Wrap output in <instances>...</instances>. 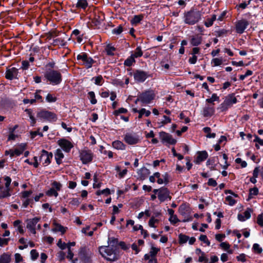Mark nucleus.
Returning a JSON list of instances; mask_svg holds the SVG:
<instances>
[{
  "mask_svg": "<svg viewBox=\"0 0 263 263\" xmlns=\"http://www.w3.org/2000/svg\"><path fill=\"white\" fill-rule=\"evenodd\" d=\"M52 157V152H48L45 149H42L40 156V161H44L43 164L46 166L51 163Z\"/></svg>",
  "mask_w": 263,
  "mask_h": 263,
  "instance_id": "15",
  "label": "nucleus"
},
{
  "mask_svg": "<svg viewBox=\"0 0 263 263\" xmlns=\"http://www.w3.org/2000/svg\"><path fill=\"white\" fill-rule=\"evenodd\" d=\"M104 149V147L102 145H101L99 148V151L104 155H107L109 158H112L113 157V153L111 151H103V149Z\"/></svg>",
  "mask_w": 263,
  "mask_h": 263,
  "instance_id": "41",
  "label": "nucleus"
},
{
  "mask_svg": "<svg viewBox=\"0 0 263 263\" xmlns=\"http://www.w3.org/2000/svg\"><path fill=\"white\" fill-rule=\"evenodd\" d=\"M89 99H90V101L91 104H96L97 102V100L96 99L95 93L93 91H89L88 93Z\"/></svg>",
  "mask_w": 263,
  "mask_h": 263,
  "instance_id": "38",
  "label": "nucleus"
},
{
  "mask_svg": "<svg viewBox=\"0 0 263 263\" xmlns=\"http://www.w3.org/2000/svg\"><path fill=\"white\" fill-rule=\"evenodd\" d=\"M77 60L81 65H84L87 69H89L92 66V65L96 62L86 52H81L77 56Z\"/></svg>",
  "mask_w": 263,
  "mask_h": 263,
  "instance_id": "5",
  "label": "nucleus"
},
{
  "mask_svg": "<svg viewBox=\"0 0 263 263\" xmlns=\"http://www.w3.org/2000/svg\"><path fill=\"white\" fill-rule=\"evenodd\" d=\"M135 63V59L130 55L124 61V65L126 67H130L133 65L134 63Z\"/></svg>",
  "mask_w": 263,
  "mask_h": 263,
  "instance_id": "32",
  "label": "nucleus"
},
{
  "mask_svg": "<svg viewBox=\"0 0 263 263\" xmlns=\"http://www.w3.org/2000/svg\"><path fill=\"white\" fill-rule=\"evenodd\" d=\"M249 25V22L246 20L242 19L236 22L235 30L238 34H242Z\"/></svg>",
  "mask_w": 263,
  "mask_h": 263,
  "instance_id": "16",
  "label": "nucleus"
},
{
  "mask_svg": "<svg viewBox=\"0 0 263 263\" xmlns=\"http://www.w3.org/2000/svg\"><path fill=\"white\" fill-rule=\"evenodd\" d=\"M123 31V27L120 25L117 28H114L112 30V33L115 34L119 35Z\"/></svg>",
  "mask_w": 263,
  "mask_h": 263,
  "instance_id": "46",
  "label": "nucleus"
},
{
  "mask_svg": "<svg viewBox=\"0 0 263 263\" xmlns=\"http://www.w3.org/2000/svg\"><path fill=\"white\" fill-rule=\"evenodd\" d=\"M215 113V108L213 106L206 105L205 106L202 111V115L204 117L210 118Z\"/></svg>",
  "mask_w": 263,
  "mask_h": 263,
  "instance_id": "20",
  "label": "nucleus"
},
{
  "mask_svg": "<svg viewBox=\"0 0 263 263\" xmlns=\"http://www.w3.org/2000/svg\"><path fill=\"white\" fill-rule=\"evenodd\" d=\"M252 210L250 208H248L243 213V216L246 219H248L251 217V213Z\"/></svg>",
  "mask_w": 263,
  "mask_h": 263,
  "instance_id": "59",
  "label": "nucleus"
},
{
  "mask_svg": "<svg viewBox=\"0 0 263 263\" xmlns=\"http://www.w3.org/2000/svg\"><path fill=\"white\" fill-rule=\"evenodd\" d=\"M80 203L81 202L80 201V198H73L71 199L69 203L72 205L78 206L80 204Z\"/></svg>",
  "mask_w": 263,
  "mask_h": 263,
  "instance_id": "56",
  "label": "nucleus"
},
{
  "mask_svg": "<svg viewBox=\"0 0 263 263\" xmlns=\"http://www.w3.org/2000/svg\"><path fill=\"white\" fill-rule=\"evenodd\" d=\"M133 76L135 81L138 82H143L147 78L152 77L153 74L141 69H136L133 71Z\"/></svg>",
  "mask_w": 263,
  "mask_h": 263,
  "instance_id": "7",
  "label": "nucleus"
},
{
  "mask_svg": "<svg viewBox=\"0 0 263 263\" xmlns=\"http://www.w3.org/2000/svg\"><path fill=\"white\" fill-rule=\"evenodd\" d=\"M159 135L162 143L175 145L177 143V140L174 139L171 135L165 132L161 131L159 132Z\"/></svg>",
  "mask_w": 263,
  "mask_h": 263,
  "instance_id": "11",
  "label": "nucleus"
},
{
  "mask_svg": "<svg viewBox=\"0 0 263 263\" xmlns=\"http://www.w3.org/2000/svg\"><path fill=\"white\" fill-rule=\"evenodd\" d=\"M6 181L5 189L3 192H0V199L10 197L11 196L10 185L11 182V179L9 176H5L4 178Z\"/></svg>",
  "mask_w": 263,
  "mask_h": 263,
  "instance_id": "13",
  "label": "nucleus"
},
{
  "mask_svg": "<svg viewBox=\"0 0 263 263\" xmlns=\"http://www.w3.org/2000/svg\"><path fill=\"white\" fill-rule=\"evenodd\" d=\"M18 69L15 67L7 68L5 72V78L9 80H12L14 79H18Z\"/></svg>",
  "mask_w": 263,
  "mask_h": 263,
  "instance_id": "18",
  "label": "nucleus"
},
{
  "mask_svg": "<svg viewBox=\"0 0 263 263\" xmlns=\"http://www.w3.org/2000/svg\"><path fill=\"white\" fill-rule=\"evenodd\" d=\"M127 111H127V109L123 108V107H121V108H120L119 109H118V110H115L114 111L113 114L115 116H118L120 114H126L127 112Z\"/></svg>",
  "mask_w": 263,
  "mask_h": 263,
  "instance_id": "44",
  "label": "nucleus"
},
{
  "mask_svg": "<svg viewBox=\"0 0 263 263\" xmlns=\"http://www.w3.org/2000/svg\"><path fill=\"white\" fill-rule=\"evenodd\" d=\"M143 51L141 46H137L134 52L131 54L135 59L140 58L143 55Z\"/></svg>",
  "mask_w": 263,
  "mask_h": 263,
  "instance_id": "31",
  "label": "nucleus"
},
{
  "mask_svg": "<svg viewBox=\"0 0 263 263\" xmlns=\"http://www.w3.org/2000/svg\"><path fill=\"white\" fill-rule=\"evenodd\" d=\"M46 195L49 197L54 196L57 197L58 196V193L54 188H50L46 192Z\"/></svg>",
  "mask_w": 263,
  "mask_h": 263,
  "instance_id": "39",
  "label": "nucleus"
},
{
  "mask_svg": "<svg viewBox=\"0 0 263 263\" xmlns=\"http://www.w3.org/2000/svg\"><path fill=\"white\" fill-rule=\"evenodd\" d=\"M44 76L49 82H61L62 80V74L59 70L47 69Z\"/></svg>",
  "mask_w": 263,
  "mask_h": 263,
  "instance_id": "4",
  "label": "nucleus"
},
{
  "mask_svg": "<svg viewBox=\"0 0 263 263\" xmlns=\"http://www.w3.org/2000/svg\"><path fill=\"white\" fill-rule=\"evenodd\" d=\"M197 154V156L194 161L196 164H199L201 162L205 160L209 156L206 151H198Z\"/></svg>",
  "mask_w": 263,
  "mask_h": 263,
  "instance_id": "19",
  "label": "nucleus"
},
{
  "mask_svg": "<svg viewBox=\"0 0 263 263\" xmlns=\"http://www.w3.org/2000/svg\"><path fill=\"white\" fill-rule=\"evenodd\" d=\"M33 192L32 190L29 191H24L21 192L22 198H27L29 197L32 194Z\"/></svg>",
  "mask_w": 263,
  "mask_h": 263,
  "instance_id": "49",
  "label": "nucleus"
},
{
  "mask_svg": "<svg viewBox=\"0 0 263 263\" xmlns=\"http://www.w3.org/2000/svg\"><path fill=\"white\" fill-rule=\"evenodd\" d=\"M116 50V48L114 46H111L110 44H108L106 48L105 51L106 52V54L109 56H112L114 55V51Z\"/></svg>",
  "mask_w": 263,
  "mask_h": 263,
  "instance_id": "34",
  "label": "nucleus"
},
{
  "mask_svg": "<svg viewBox=\"0 0 263 263\" xmlns=\"http://www.w3.org/2000/svg\"><path fill=\"white\" fill-rule=\"evenodd\" d=\"M89 249L86 247H81L79 251V255L81 260L84 263L90 262V256L89 255Z\"/></svg>",
  "mask_w": 263,
  "mask_h": 263,
  "instance_id": "17",
  "label": "nucleus"
},
{
  "mask_svg": "<svg viewBox=\"0 0 263 263\" xmlns=\"http://www.w3.org/2000/svg\"><path fill=\"white\" fill-rule=\"evenodd\" d=\"M79 157L82 164H87L92 162L93 154L90 149H82L79 151Z\"/></svg>",
  "mask_w": 263,
  "mask_h": 263,
  "instance_id": "8",
  "label": "nucleus"
},
{
  "mask_svg": "<svg viewBox=\"0 0 263 263\" xmlns=\"http://www.w3.org/2000/svg\"><path fill=\"white\" fill-rule=\"evenodd\" d=\"M54 225L55 226V228L52 229L53 232H60L62 234H64L67 229V227H64L61 224L58 223H54Z\"/></svg>",
  "mask_w": 263,
  "mask_h": 263,
  "instance_id": "27",
  "label": "nucleus"
},
{
  "mask_svg": "<svg viewBox=\"0 0 263 263\" xmlns=\"http://www.w3.org/2000/svg\"><path fill=\"white\" fill-rule=\"evenodd\" d=\"M168 220L173 224H175L176 223L180 221V220L178 218L176 215H174L172 217H170Z\"/></svg>",
  "mask_w": 263,
  "mask_h": 263,
  "instance_id": "55",
  "label": "nucleus"
},
{
  "mask_svg": "<svg viewBox=\"0 0 263 263\" xmlns=\"http://www.w3.org/2000/svg\"><path fill=\"white\" fill-rule=\"evenodd\" d=\"M110 241V245L111 247L116 248V245H118V238L115 237H111L108 238V241Z\"/></svg>",
  "mask_w": 263,
  "mask_h": 263,
  "instance_id": "45",
  "label": "nucleus"
},
{
  "mask_svg": "<svg viewBox=\"0 0 263 263\" xmlns=\"http://www.w3.org/2000/svg\"><path fill=\"white\" fill-rule=\"evenodd\" d=\"M118 245L121 247V248L122 250L124 251H126L129 248V246L126 245L125 242L124 241H120V242H119Z\"/></svg>",
  "mask_w": 263,
  "mask_h": 263,
  "instance_id": "62",
  "label": "nucleus"
},
{
  "mask_svg": "<svg viewBox=\"0 0 263 263\" xmlns=\"http://www.w3.org/2000/svg\"><path fill=\"white\" fill-rule=\"evenodd\" d=\"M207 184L210 186L215 187L217 186V183L214 178H211L209 179Z\"/></svg>",
  "mask_w": 263,
  "mask_h": 263,
  "instance_id": "53",
  "label": "nucleus"
},
{
  "mask_svg": "<svg viewBox=\"0 0 263 263\" xmlns=\"http://www.w3.org/2000/svg\"><path fill=\"white\" fill-rule=\"evenodd\" d=\"M159 222V220L155 218V217L153 216H152V217L148 221V225L150 227L155 228L156 226H155V223H158Z\"/></svg>",
  "mask_w": 263,
  "mask_h": 263,
  "instance_id": "43",
  "label": "nucleus"
},
{
  "mask_svg": "<svg viewBox=\"0 0 263 263\" xmlns=\"http://www.w3.org/2000/svg\"><path fill=\"white\" fill-rule=\"evenodd\" d=\"M99 251L102 257L107 261L114 262L120 258L116 248L102 246L99 248Z\"/></svg>",
  "mask_w": 263,
  "mask_h": 263,
  "instance_id": "2",
  "label": "nucleus"
},
{
  "mask_svg": "<svg viewBox=\"0 0 263 263\" xmlns=\"http://www.w3.org/2000/svg\"><path fill=\"white\" fill-rule=\"evenodd\" d=\"M253 251L257 254H260L262 252V248L260 247L258 243H254L252 247Z\"/></svg>",
  "mask_w": 263,
  "mask_h": 263,
  "instance_id": "40",
  "label": "nucleus"
},
{
  "mask_svg": "<svg viewBox=\"0 0 263 263\" xmlns=\"http://www.w3.org/2000/svg\"><path fill=\"white\" fill-rule=\"evenodd\" d=\"M201 11L193 7L189 11L184 12L183 22L184 24L188 25H194L201 20Z\"/></svg>",
  "mask_w": 263,
  "mask_h": 263,
  "instance_id": "1",
  "label": "nucleus"
},
{
  "mask_svg": "<svg viewBox=\"0 0 263 263\" xmlns=\"http://www.w3.org/2000/svg\"><path fill=\"white\" fill-rule=\"evenodd\" d=\"M36 117L41 119H44L49 122L55 121L57 116L53 112L42 109L37 112Z\"/></svg>",
  "mask_w": 263,
  "mask_h": 263,
  "instance_id": "9",
  "label": "nucleus"
},
{
  "mask_svg": "<svg viewBox=\"0 0 263 263\" xmlns=\"http://www.w3.org/2000/svg\"><path fill=\"white\" fill-rule=\"evenodd\" d=\"M226 200L229 202V204L231 206L234 205L236 203V201L231 196H227Z\"/></svg>",
  "mask_w": 263,
  "mask_h": 263,
  "instance_id": "48",
  "label": "nucleus"
},
{
  "mask_svg": "<svg viewBox=\"0 0 263 263\" xmlns=\"http://www.w3.org/2000/svg\"><path fill=\"white\" fill-rule=\"evenodd\" d=\"M229 30L224 29H221L214 31V34L217 37H222L226 36L229 32Z\"/></svg>",
  "mask_w": 263,
  "mask_h": 263,
  "instance_id": "30",
  "label": "nucleus"
},
{
  "mask_svg": "<svg viewBox=\"0 0 263 263\" xmlns=\"http://www.w3.org/2000/svg\"><path fill=\"white\" fill-rule=\"evenodd\" d=\"M160 251V248H158L155 247L154 246H152L151 247V250L149 251V254L151 255V257L152 258L156 257L157 253Z\"/></svg>",
  "mask_w": 263,
  "mask_h": 263,
  "instance_id": "37",
  "label": "nucleus"
},
{
  "mask_svg": "<svg viewBox=\"0 0 263 263\" xmlns=\"http://www.w3.org/2000/svg\"><path fill=\"white\" fill-rule=\"evenodd\" d=\"M11 260V255L7 253H4L0 256V263H9Z\"/></svg>",
  "mask_w": 263,
  "mask_h": 263,
  "instance_id": "26",
  "label": "nucleus"
},
{
  "mask_svg": "<svg viewBox=\"0 0 263 263\" xmlns=\"http://www.w3.org/2000/svg\"><path fill=\"white\" fill-rule=\"evenodd\" d=\"M57 246L61 249L64 250L66 248V243L63 242L61 239H60L57 243Z\"/></svg>",
  "mask_w": 263,
  "mask_h": 263,
  "instance_id": "63",
  "label": "nucleus"
},
{
  "mask_svg": "<svg viewBox=\"0 0 263 263\" xmlns=\"http://www.w3.org/2000/svg\"><path fill=\"white\" fill-rule=\"evenodd\" d=\"M202 38L198 35L192 36L190 39V43L193 46H198L202 42Z\"/></svg>",
  "mask_w": 263,
  "mask_h": 263,
  "instance_id": "23",
  "label": "nucleus"
},
{
  "mask_svg": "<svg viewBox=\"0 0 263 263\" xmlns=\"http://www.w3.org/2000/svg\"><path fill=\"white\" fill-rule=\"evenodd\" d=\"M124 141L129 145H135L140 141L139 137L136 133H127L124 137Z\"/></svg>",
  "mask_w": 263,
  "mask_h": 263,
  "instance_id": "12",
  "label": "nucleus"
},
{
  "mask_svg": "<svg viewBox=\"0 0 263 263\" xmlns=\"http://www.w3.org/2000/svg\"><path fill=\"white\" fill-rule=\"evenodd\" d=\"M76 7L78 9L85 10L88 7V3L86 0H78Z\"/></svg>",
  "mask_w": 263,
  "mask_h": 263,
  "instance_id": "28",
  "label": "nucleus"
},
{
  "mask_svg": "<svg viewBox=\"0 0 263 263\" xmlns=\"http://www.w3.org/2000/svg\"><path fill=\"white\" fill-rule=\"evenodd\" d=\"M246 255L244 253H241L239 255L236 256V259L239 261L244 262L246 261Z\"/></svg>",
  "mask_w": 263,
  "mask_h": 263,
  "instance_id": "61",
  "label": "nucleus"
},
{
  "mask_svg": "<svg viewBox=\"0 0 263 263\" xmlns=\"http://www.w3.org/2000/svg\"><path fill=\"white\" fill-rule=\"evenodd\" d=\"M138 176L141 180L145 179L146 177L150 174V171L145 167H143L137 172Z\"/></svg>",
  "mask_w": 263,
  "mask_h": 263,
  "instance_id": "22",
  "label": "nucleus"
},
{
  "mask_svg": "<svg viewBox=\"0 0 263 263\" xmlns=\"http://www.w3.org/2000/svg\"><path fill=\"white\" fill-rule=\"evenodd\" d=\"M237 102L234 93L229 94L226 97L224 101L218 107L217 110H219L221 112H226Z\"/></svg>",
  "mask_w": 263,
  "mask_h": 263,
  "instance_id": "3",
  "label": "nucleus"
},
{
  "mask_svg": "<svg viewBox=\"0 0 263 263\" xmlns=\"http://www.w3.org/2000/svg\"><path fill=\"white\" fill-rule=\"evenodd\" d=\"M144 18V14L135 15L130 21V23L133 25H136L139 24Z\"/></svg>",
  "mask_w": 263,
  "mask_h": 263,
  "instance_id": "25",
  "label": "nucleus"
},
{
  "mask_svg": "<svg viewBox=\"0 0 263 263\" xmlns=\"http://www.w3.org/2000/svg\"><path fill=\"white\" fill-rule=\"evenodd\" d=\"M220 246L224 251L228 250L230 248V244L227 241L221 242Z\"/></svg>",
  "mask_w": 263,
  "mask_h": 263,
  "instance_id": "60",
  "label": "nucleus"
},
{
  "mask_svg": "<svg viewBox=\"0 0 263 263\" xmlns=\"http://www.w3.org/2000/svg\"><path fill=\"white\" fill-rule=\"evenodd\" d=\"M52 186L54 187L56 190L57 191H59L61 190V189L62 187V184L56 181H54L52 184Z\"/></svg>",
  "mask_w": 263,
  "mask_h": 263,
  "instance_id": "54",
  "label": "nucleus"
},
{
  "mask_svg": "<svg viewBox=\"0 0 263 263\" xmlns=\"http://www.w3.org/2000/svg\"><path fill=\"white\" fill-rule=\"evenodd\" d=\"M188 208L189 206H187L185 204H182L179 208V212L181 215H185L186 213V212L188 211Z\"/></svg>",
  "mask_w": 263,
  "mask_h": 263,
  "instance_id": "36",
  "label": "nucleus"
},
{
  "mask_svg": "<svg viewBox=\"0 0 263 263\" xmlns=\"http://www.w3.org/2000/svg\"><path fill=\"white\" fill-rule=\"evenodd\" d=\"M162 177L163 181L164 182V184L165 185L167 184L170 182V176L168 173L166 172L164 174L162 175Z\"/></svg>",
  "mask_w": 263,
  "mask_h": 263,
  "instance_id": "57",
  "label": "nucleus"
},
{
  "mask_svg": "<svg viewBox=\"0 0 263 263\" xmlns=\"http://www.w3.org/2000/svg\"><path fill=\"white\" fill-rule=\"evenodd\" d=\"M46 101L49 103L55 102L57 101V98L53 97L52 95L48 93L46 96Z\"/></svg>",
  "mask_w": 263,
  "mask_h": 263,
  "instance_id": "47",
  "label": "nucleus"
},
{
  "mask_svg": "<svg viewBox=\"0 0 263 263\" xmlns=\"http://www.w3.org/2000/svg\"><path fill=\"white\" fill-rule=\"evenodd\" d=\"M64 157V155L62 153L61 149L58 148L56 150L55 153V158H61L63 159Z\"/></svg>",
  "mask_w": 263,
  "mask_h": 263,
  "instance_id": "51",
  "label": "nucleus"
},
{
  "mask_svg": "<svg viewBox=\"0 0 263 263\" xmlns=\"http://www.w3.org/2000/svg\"><path fill=\"white\" fill-rule=\"evenodd\" d=\"M30 255L33 260H36L39 257V253L35 249H33L30 251Z\"/></svg>",
  "mask_w": 263,
  "mask_h": 263,
  "instance_id": "50",
  "label": "nucleus"
},
{
  "mask_svg": "<svg viewBox=\"0 0 263 263\" xmlns=\"http://www.w3.org/2000/svg\"><path fill=\"white\" fill-rule=\"evenodd\" d=\"M112 147L117 149L124 150L126 145L119 140H116L112 143Z\"/></svg>",
  "mask_w": 263,
  "mask_h": 263,
  "instance_id": "24",
  "label": "nucleus"
},
{
  "mask_svg": "<svg viewBox=\"0 0 263 263\" xmlns=\"http://www.w3.org/2000/svg\"><path fill=\"white\" fill-rule=\"evenodd\" d=\"M257 223L260 227H263V214H259L257 218Z\"/></svg>",
  "mask_w": 263,
  "mask_h": 263,
  "instance_id": "64",
  "label": "nucleus"
},
{
  "mask_svg": "<svg viewBox=\"0 0 263 263\" xmlns=\"http://www.w3.org/2000/svg\"><path fill=\"white\" fill-rule=\"evenodd\" d=\"M10 240V238H2L0 237V247H3L7 245Z\"/></svg>",
  "mask_w": 263,
  "mask_h": 263,
  "instance_id": "58",
  "label": "nucleus"
},
{
  "mask_svg": "<svg viewBox=\"0 0 263 263\" xmlns=\"http://www.w3.org/2000/svg\"><path fill=\"white\" fill-rule=\"evenodd\" d=\"M222 63V60L219 58H214L212 60L211 64L212 66H218L221 65Z\"/></svg>",
  "mask_w": 263,
  "mask_h": 263,
  "instance_id": "42",
  "label": "nucleus"
},
{
  "mask_svg": "<svg viewBox=\"0 0 263 263\" xmlns=\"http://www.w3.org/2000/svg\"><path fill=\"white\" fill-rule=\"evenodd\" d=\"M215 101H217L218 102L220 101L219 97H218L216 93H213L210 98H208L205 100L206 103L212 104V106L214 105V102Z\"/></svg>",
  "mask_w": 263,
  "mask_h": 263,
  "instance_id": "29",
  "label": "nucleus"
},
{
  "mask_svg": "<svg viewBox=\"0 0 263 263\" xmlns=\"http://www.w3.org/2000/svg\"><path fill=\"white\" fill-rule=\"evenodd\" d=\"M178 238L179 243L180 244H183L186 243L188 241V240L189 239V236L181 233L179 234Z\"/></svg>",
  "mask_w": 263,
  "mask_h": 263,
  "instance_id": "35",
  "label": "nucleus"
},
{
  "mask_svg": "<svg viewBox=\"0 0 263 263\" xmlns=\"http://www.w3.org/2000/svg\"><path fill=\"white\" fill-rule=\"evenodd\" d=\"M57 143L58 145L66 153H69L73 147L72 143L65 138L60 139Z\"/></svg>",
  "mask_w": 263,
  "mask_h": 263,
  "instance_id": "14",
  "label": "nucleus"
},
{
  "mask_svg": "<svg viewBox=\"0 0 263 263\" xmlns=\"http://www.w3.org/2000/svg\"><path fill=\"white\" fill-rule=\"evenodd\" d=\"M41 220V217H35L33 218H28L26 220V228L33 234H36L35 226Z\"/></svg>",
  "mask_w": 263,
  "mask_h": 263,
  "instance_id": "10",
  "label": "nucleus"
},
{
  "mask_svg": "<svg viewBox=\"0 0 263 263\" xmlns=\"http://www.w3.org/2000/svg\"><path fill=\"white\" fill-rule=\"evenodd\" d=\"M156 92L155 90L148 89L142 92L140 95V99L142 104H148L155 99Z\"/></svg>",
  "mask_w": 263,
  "mask_h": 263,
  "instance_id": "6",
  "label": "nucleus"
},
{
  "mask_svg": "<svg viewBox=\"0 0 263 263\" xmlns=\"http://www.w3.org/2000/svg\"><path fill=\"white\" fill-rule=\"evenodd\" d=\"M161 191L159 192L158 195V199L161 202H164L166 200V197H168V193H169V190L165 187H161Z\"/></svg>",
  "mask_w": 263,
  "mask_h": 263,
  "instance_id": "21",
  "label": "nucleus"
},
{
  "mask_svg": "<svg viewBox=\"0 0 263 263\" xmlns=\"http://www.w3.org/2000/svg\"><path fill=\"white\" fill-rule=\"evenodd\" d=\"M259 191L257 187H254L253 188H251L249 190V194L248 196V199L247 200H249L251 198H253L252 196H256L258 194Z\"/></svg>",
  "mask_w": 263,
  "mask_h": 263,
  "instance_id": "33",
  "label": "nucleus"
},
{
  "mask_svg": "<svg viewBox=\"0 0 263 263\" xmlns=\"http://www.w3.org/2000/svg\"><path fill=\"white\" fill-rule=\"evenodd\" d=\"M30 64L29 62L27 60H23L22 62V66L21 69L23 70H27L29 67Z\"/></svg>",
  "mask_w": 263,
  "mask_h": 263,
  "instance_id": "52",
  "label": "nucleus"
}]
</instances>
